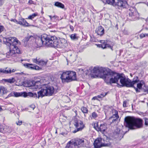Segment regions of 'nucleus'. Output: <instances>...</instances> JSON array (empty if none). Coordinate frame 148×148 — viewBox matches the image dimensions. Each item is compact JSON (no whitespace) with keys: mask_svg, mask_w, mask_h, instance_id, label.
<instances>
[{"mask_svg":"<svg viewBox=\"0 0 148 148\" xmlns=\"http://www.w3.org/2000/svg\"><path fill=\"white\" fill-rule=\"evenodd\" d=\"M120 82L122 86H125L127 87H134V85L138 82L139 81L138 77L137 76L135 77L132 81L128 78H126L123 74H121Z\"/></svg>","mask_w":148,"mask_h":148,"instance_id":"obj_5","label":"nucleus"},{"mask_svg":"<svg viewBox=\"0 0 148 148\" xmlns=\"http://www.w3.org/2000/svg\"><path fill=\"white\" fill-rule=\"evenodd\" d=\"M104 29L101 26H100L97 28L96 30V32L98 35L100 36H102L104 33Z\"/></svg>","mask_w":148,"mask_h":148,"instance_id":"obj_22","label":"nucleus"},{"mask_svg":"<svg viewBox=\"0 0 148 148\" xmlns=\"http://www.w3.org/2000/svg\"><path fill=\"white\" fill-rule=\"evenodd\" d=\"M113 5H117L123 8H126L128 6V4L125 1L119 0H115Z\"/></svg>","mask_w":148,"mask_h":148,"instance_id":"obj_11","label":"nucleus"},{"mask_svg":"<svg viewBox=\"0 0 148 148\" xmlns=\"http://www.w3.org/2000/svg\"><path fill=\"white\" fill-rule=\"evenodd\" d=\"M60 78L62 83H68L76 80V75L75 72L66 71L63 72L61 75Z\"/></svg>","mask_w":148,"mask_h":148,"instance_id":"obj_6","label":"nucleus"},{"mask_svg":"<svg viewBox=\"0 0 148 148\" xmlns=\"http://www.w3.org/2000/svg\"><path fill=\"white\" fill-rule=\"evenodd\" d=\"M28 3L29 4H33V1L32 0H29L28 2Z\"/></svg>","mask_w":148,"mask_h":148,"instance_id":"obj_49","label":"nucleus"},{"mask_svg":"<svg viewBox=\"0 0 148 148\" xmlns=\"http://www.w3.org/2000/svg\"><path fill=\"white\" fill-rule=\"evenodd\" d=\"M23 65L26 68L31 70H39L40 69L38 66L35 64L25 63Z\"/></svg>","mask_w":148,"mask_h":148,"instance_id":"obj_15","label":"nucleus"},{"mask_svg":"<svg viewBox=\"0 0 148 148\" xmlns=\"http://www.w3.org/2000/svg\"><path fill=\"white\" fill-rule=\"evenodd\" d=\"M107 3L110 5H113L115 0H106Z\"/></svg>","mask_w":148,"mask_h":148,"instance_id":"obj_35","label":"nucleus"},{"mask_svg":"<svg viewBox=\"0 0 148 148\" xmlns=\"http://www.w3.org/2000/svg\"><path fill=\"white\" fill-rule=\"evenodd\" d=\"M9 72H8V71H6L4 70V69L1 68L0 69V75L1 73H8Z\"/></svg>","mask_w":148,"mask_h":148,"instance_id":"obj_37","label":"nucleus"},{"mask_svg":"<svg viewBox=\"0 0 148 148\" xmlns=\"http://www.w3.org/2000/svg\"><path fill=\"white\" fill-rule=\"evenodd\" d=\"M32 60L33 62L42 66L46 65L47 62V60H44L38 58L33 59Z\"/></svg>","mask_w":148,"mask_h":148,"instance_id":"obj_12","label":"nucleus"},{"mask_svg":"<svg viewBox=\"0 0 148 148\" xmlns=\"http://www.w3.org/2000/svg\"><path fill=\"white\" fill-rule=\"evenodd\" d=\"M31 82L32 84L31 85V86L36 89L40 85V81H35L33 80Z\"/></svg>","mask_w":148,"mask_h":148,"instance_id":"obj_23","label":"nucleus"},{"mask_svg":"<svg viewBox=\"0 0 148 148\" xmlns=\"http://www.w3.org/2000/svg\"><path fill=\"white\" fill-rule=\"evenodd\" d=\"M124 125L130 129L135 130L143 127V121L139 118L126 117L125 119Z\"/></svg>","mask_w":148,"mask_h":148,"instance_id":"obj_3","label":"nucleus"},{"mask_svg":"<svg viewBox=\"0 0 148 148\" xmlns=\"http://www.w3.org/2000/svg\"><path fill=\"white\" fill-rule=\"evenodd\" d=\"M1 42V40L0 39V42Z\"/></svg>","mask_w":148,"mask_h":148,"instance_id":"obj_62","label":"nucleus"},{"mask_svg":"<svg viewBox=\"0 0 148 148\" xmlns=\"http://www.w3.org/2000/svg\"><path fill=\"white\" fill-rule=\"evenodd\" d=\"M101 138H98L94 141V145L95 148H100L103 147V144L101 143Z\"/></svg>","mask_w":148,"mask_h":148,"instance_id":"obj_18","label":"nucleus"},{"mask_svg":"<svg viewBox=\"0 0 148 148\" xmlns=\"http://www.w3.org/2000/svg\"><path fill=\"white\" fill-rule=\"evenodd\" d=\"M21 96H23V97H25L28 96L30 97H32L35 98H38L37 94L36 93H32L30 92L28 93H27L26 92H21Z\"/></svg>","mask_w":148,"mask_h":148,"instance_id":"obj_17","label":"nucleus"},{"mask_svg":"<svg viewBox=\"0 0 148 148\" xmlns=\"http://www.w3.org/2000/svg\"><path fill=\"white\" fill-rule=\"evenodd\" d=\"M70 29L72 31L73 30L74 27L70 25Z\"/></svg>","mask_w":148,"mask_h":148,"instance_id":"obj_52","label":"nucleus"},{"mask_svg":"<svg viewBox=\"0 0 148 148\" xmlns=\"http://www.w3.org/2000/svg\"><path fill=\"white\" fill-rule=\"evenodd\" d=\"M16 19H11L10 20V21H11L14 22H15V20Z\"/></svg>","mask_w":148,"mask_h":148,"instance_id":"obj_54","label":"nucleus"},{"mask_svg":"<svg viewBox=\"0 0 148 148\" xmlns=\"http://www.w3.org/2000/svg\"><path fill=\"white\" fill-rule=\"evenodd\" d=\"M57 133V130H56V133Z\"/></svg>","mask_w":148,"mask_h":148,"instance_id":"obj_61","label":"nucleus"},{"mask_svg":"<svg viewBox=\"0 0 148 148\" xmlns=\"http://www.w3.org/2000/svg\"><path fill=\"white\" fill-rule=\"evenodd\" d=\"M73 142V140L69 141L67 144L65 148H74V146L72 147V144Z\"/></svg>","mask_w":148,"mask_h":148,"instance_id":"obj_29","label":"nucleus"},{"mask_svg":"<svg viewBox=\"0 0 148 148\" xmlns=\"http://www.w3.org/2000/svg\"><path fill=\"white\" fill-rule=\"evenodd\" d=\"M101 43L103 44L104 43H105V41L103 40H101Z\"/></svg>","mask_w":148,"mask_h":148,"instance_id":"obj_58","label":"nucleus"},{"mask_svg":"<svg viewBox=\"0 0 148 148\" xmlns=\"http://www.w3.org/2000/svg\"><path fill=\"white\" fill-rule=\"evenodd\" d=\"M138 13L136 11L134 12L131 11L129 13V16L132 17L133 20H135L136 17H137Z\"/></svg>","mask_w":148,"mask_h":148,"instance_id":"obj_27","label":"nucleus"},{"mask_svg":"<svg viewBox=\"0 0 148 148\" xmlns=\"http://www.w3.org/2000/svg\"><path fill=\"white\" fill-rule=\"evenodd\" d=\"M102 46V44H98L97 45V46L99 47H101Z\"/></svg>","mask_w":148,"mask_h":148,"instance_id":"obj_57","label":"nucleus"},{"mask_svg":"<svg viewBox=\"0 0 148 148\" xmlns=\"http://www.w3.org/2000/svg\"><path fill=\"white\" fill-rule=\"evenodd\" d=\"M76 35V34H73L71 35L70 37L73 40H77L78 39V37Z\"/></svg>","mask_w":148,"mask_h":148,"instance_id":"obj_32","label":"nucleus"},{"mask_svg":"<svg viewBox=\"0 0 148 148\" xmlns=\"http://www.w3.org/2000/svg\"><path fill=\"white\" fill-rule=\"evenodd\" d=\"M49 16L50 17V19H51V20H52V18L53 17H55V16H51V15H49Z\"/></svg>","mask_w":148,"mask_h":148,"instance_id":"obj_55","label":"nucleus"},{"mask_svg":"<svg viewBox=\"0 0 148 148\" xmlns=\"http://www.w3.org/2000/svg\"><path fill=\"white\" fill-rule=\"evenodd\" d=\"M7 92V90L5 87L3 86H0V96H2Z\"/></svg>","mask_w":148,"mask_h":148,"instance_id":"obj_26","label":"nucleus"},{"mask_svg":"<svg viewBox=\"0 0 148 148\" xmlns=\"http://www.w3.org/2000/svg\"><path fill=\"white\" fill-rule=\"evenodd\" d=\"M2 110V108L0 107V111Z\"/></svg>","mask_w":148,"mask_h":148,"instance_id":"obj_60","label":"nucleus"},{"mask_svg":"<svg viewBox=\"0 0 148 148\" xmlns=\"http://www.w3.org/2000/svg\"><path fill=\"white\" fill-rule=\"evenodd\" d=\"M4 70L6 71H8V72H9V73H4V74L10 73L12 72H13L15 71V70L14 69H13L12 70H11V69L8 68V69L7 68H6L5 69H4Z\"/></svg>","mask_w":148,"mask_h":148,"instance_id":"obj_34","label":"nucleus"},{"mask_svg":"<svg viewBox=\"0 0 148 148\" xmlns=\"http://www.w3.org/2000/svg\"><path fill=\"white\" fill-rule=\"evenodd\" d=\"M4 28L3 26L0 25V33L3 31Z\"/></svg>","mask_w":148,"mask_h":148,"instance_id":"obj_43","label":"nucleus"},{"mask_svg":"<svg viewBox=\"0 0 148 148\" xmlns=\"http://www.w3.org/2000/svg\"><path fill=\"white\" fill-rule=\"evenodd\" d=\"M22 123V122L21 121H19L17 123L16 122V124L18 125H21Z\"/></svg>","mask_w":148,"mask_h":148,"instance_id":"obj_48","label":"nucleus"},{"mask_svg":"<svg viewBox=\"0 0 148 148\" xmlns=\"http://www.w3.org/2000/svg\"><path fill=\"white\" fill-rule=\"evenodd\" d=\"M139 82L137 84V88L135 87L134 86L133 87L135 90L136 92H140V89H141L142 86L145 84V82L143 80H141L140 81H139L138 82Z\"/></svg>","mask_w":148,"mask_h":148,"instance_id":"obj_20","label":"nucleus"},{"mask_svg":"<svg viewBox=\"0 0 148 148\" xmlns=\"http://www.w3.org/2000/svg\"><path fill=\"white\" fill-rule=\"evenodd\" d=\"M101 47L103 49L106 48V44H102V46Z\"/></svg>","mask_w":148,"mask_h":148,"instance_id":"obj_51","label":"nucleus"},{"mask_svg":"<svg viewBox=\"0 0 148 148\" xmlns=\"http://www.w3.org/2000/svg\"><path fill=\"white\" fill-rule=\"evenodd\" d=\"M66 98H68V97H66Z\"/></svg>","mask_w":148,"mask_h":148,"instance_id":"obj_63","label":"nucleus"},{"mask_svg":"<svg viewBox=\"0 0 148 148\" xmlns=\"http://www.w3.org/2000/svg\"><path fill=\"white\" fill-rule=\"evenodd\" d=\"M4 41L5 44L10 47V51L6 53V57L9 58L10 56H15L16 54H20V51L16 45L21 44V42L15 37L6 38Z\"/></svg>","mask_w":148,"mask_h":148,"instance_id":"obj_2","label":"nucleus"},{"mask_svg":"<svg viewBox=\"0 0 148 148\" xmlns=\"http://www.w3.org/2000/svg\"><path fill=\"white\" fill-rule=\"evenodd\" d=\"M78 70L79 71L81 72V74H84L85 72V74L86 75H87L90 72H91V73L98 74V73H94L93 72L92 70H93V69L92 70H91L90 68L89 70L86 69H79Z\"/></svg>","mask_w":148,"mask_h":148,"instance_id":"obj_21","label":"nucleus"},{"mask_svg":"<svg viewBox=\"0 0 148 148\" xmlns=\"http://www.w3.org/2000/svg\"><path fill=\"white\" fill-rule=\"evenodd\" d=\"M38 15L37 13H34L32 14V15H29L28 17V19H32L34 18L35 17Z\"/></svg>","mask_w":148,"mask_h":148,"instance_id":"obj_33","label":"nucleus"},{"mask_svg":"<svg viewBox=\"0 0 148 148\" xmlns=\"http://www.w3.org/2000/svg\"><path fill=\"white\" fill-rule=\"evenodd\" d=\"M54 89L53 87L46 85L42 87L41 89L37 92L38 98L42 97L45 96H51L54 92Z\"/></svg>","mask_w":148,"mask_h":148,"instance_id":"obj_7","label":"nucleus"},{"mask_svg":"<svg viewBox=\"0 0 148 148\" xmlns=\"http://www.w3.org/2000/svg\"><path fill=\"white\" fill-rule=\"evenodd\" d=\"M19 21H18L16 19H15V23H16L17 24H19Z\"/></svg>","mask_w":148,"mask_h":148,"instance_id":"obj_53","label":"nucleus"},{"mask_svg":"<svg viewBox=\"0 0 148 148\" xmlns=\"http://www.w3.org/2000/svg\"><path fill=\"white\" fill-rule=\"evenodd\" d=\"M101 143L103 144V147H109L111 145L109 138L106 137L105 138H101Z\"/></svg>","mask_w":148,"mask_h":148,"instance_id":"obj_19","label":"nucleus"},{"mask_svg":"<svg viewBox=\"0 0 148 148\" xmlns=\"http://www.w3.org/2000/svg\"><path fill=\"white\" fill-rule=\"evenodd\" d=\"M145 34H140V38H142L143 37H145Z\"/></svg>","mask_w":148,"mask_h":148,"instance_id":"obj_46","label":"nucleus"},{"mask_svg":"<svg viewBox=\"0 0 148 148\" xmlns=\"http://www.w3.org/2000/svg\"><path fill=\"white\" fill-rule=\"evenodd\" d=\"M107 92L106 93H101L100 95H98L97 96V97L99 98H102V97H104L107 94Z\"/></svg>","mask_w":148,"mask_h":148,"instance_id":"obj_36","label":"nucleus"},{"mask_svg":"<svg viewBox=\"0 0 148 148\" xmlns=\"http://www.w3.org/2000/svg\"><path fill=\"white\" fill-rule=\"evenodd\" d=\"M95 128L98 131H100L101 132H104L107 129V124L106 123H104L101 124L100 126H99L97 124L96 126H95Z\"/></svg>","mask_w":148,"mask_h":148,"instance_id":"obj_14","label":"nucleus"},{"mask_svg":"<svg viewBox=\"0 0 148 148\" xmlns=\"http://www.w3.org/2000/svg\"><path fill=\"white\" fill-rule=\"evenodd\" d=\"M92 116L93 118L95 119L97 116V115L95 112H93L92 114Z\"/></svg>","mask_w":148,"mask_h":148,"instance_id":"obj_40","label":"nucleus"},{"mask_svg":"<svg viewBox=\"0 0 148 148\" xmlns=\"http://www.w3.org/2000/svg\"><path fill=\"white\" fill-rule=\"evenodd\" d=\"M92 72L94 73H98V75H101V77L104 79L107 83L109 82L112 83H117L120 78L121 74L116 73L113 72H110L109 69H107L102 67H94Z\"/></svg>","mask_w":148,"mask_h":148,"instance_id":"obj_1","label":"nucleus"},{"mask_svg":"<svg viewBox=\"0 0 148 148\" xmlns=\"http://www.w3.org/2000/svg\"><path fill=\"white\" fill-rule=\"evenodd\" d=\"M55 5L62 8H63L64 7V5L63 4L59 2H56L55 3Z\"/></svg>","mask_w":148,"mask_h":148,"instance_id":"obj_28","label":"nucleus"},{"mask_svg":"<svg viewBox=\"0 0 148 148\" xmlns=\"http://www.w3.org/2000/svg\"><path fill=\"white\" fill-rule=\"evenodd\" d=\"M145 34V36H148V34Z\"/></svg>","mask_w":148,"mask_h":148,"instance_id":"obj_59","label":"nucleus"},{"mask_svg":"<svg viewBox=\"0 0 148 148\" xmlns=\"http://www.w3.org/2000/svg\"><path fill=\"white\" fill-rule=\"evenodd\" d=\"M68 58L71 62H74L76 60V56L75 53L72 51H69L67 53Z\"/></svg>","mask_w":148,"mask_h":148,"instance_id":"obj_16","label":"nucleus"},{"mask_svg":"<svg viewBox=\"0 0 148 148\" xmlns=\"http://www.w3.org/2000/svg\"><path fill=\"white\" fill-rule=\"evenodd\" d=\"M34 38L32 35H27L23 40L24 43L27 42L29 41H32L34 40Z\"/></svg>","mask_w":148,"mask_h":148,"instance_id":"obj_25","label":"nucleus"},{"mask_svg":"<svg viewBox=\"0 0 148 148\" xmlns=\"http://www.w3.org/2000/svg\"><path fill=\"white\" fill-rule=\"evenodd\" d=\"M4 131V128L2 127V126H0V132L3 133Z\"/></svg>","mask_w":148,"mask_h":148,"instance_id":"obj_45","label":"nucleus"},{"mask_svg":"<svg viewBox=\"0 0 148 148\" xmlns=\"http://www.w3.org/2000/svg\"><path fill=\"white\" fill-rule=\"evenodd\" d=\"M97 97H93V98H92V99H93V100H95V99H97Z\"/></svg>","mask_w":148,"mask_h":148,"instance_id":"obj_56","label":"nucleus"},{"mask_svg":"<svg viewBox=\"0 0 148 148\" xmlns=\"http://www.w3.org/2000/svg\"><path fill=\"white\" fill-rule=\"evenodd\" d=\"M30 108H31L33 110L35 108V106L34 104H32L30 106Z\"/></svg>","mask_w":148,"mask_h":148,"instance_id":"obj_47","label":"nucleus"},{"mask_svg":"<svg viewBox=\"0 0 148 148\" xmlns=\"http://www.w3.org/2000/svg\"><path fill=\"white\" fill-rule=\"evenodd\" d=\"M36 43L39 47H42L44 44L49 47H52L51 36L43 34L36 39Z\"/></svg>","mask_w":148,"mask_h":148,"instance_id":"obj_4","label":"nucleus"},{"mask_svg":"<svg viewBox=\"0 0 148 148\" xmlns=\"http://www.w3.org/2000/svg\"><path fill=\"white\" fill-rule=\"evenodd\" d=\"M14 95L15 97H18L21 96V93L19 92H14Z\"/></svg>","mask_w":148,"mask_h":148,"instance_id":"obj_39","label":"nucleus"},{"mask_svg":"<svg viewBox=\"0 0 148 148\" xmlns=\"http://www.w3.org/2000/svg\"><path fill=\"white\" fill-rule=\"evenodd\" d=\"M81 110L84 113V114H86L88 112V109L84 107L83 106L81 108Z\"/></svg>","mask_w":148,"mask_h":148,"instance_id":"obj_31","label":"nucleus"},{"mask_svg":"<svg viewBox=\"0 0 148 148\" xmlns=\"http://www.w3.org/2000/svg\"><path fill=\"white\" fill-rule=\"evenodd\" d=\"M14 95V93L11 92L8 96V97L12 96H13Z\"/></svg>","mask_w":148,"mask_h":148,"instance_id":"obj_50","label":"nucleus"},{"mask_svg":"<svg viewBox=\"0 0 148 148\" xmlns=\"http://www.w3.org/2000/svg\"><path fill=\"white\" fill-rule=\"evenodd\" d=\"M144 92L148 93V86H145V88L144 89Z\"/></svg>","mask_w":148,"mask_h":148,"instance_id":"obj_44","label":"nucleus"},{"mask_svg":"<svg viewBox=\"0 0 148 148\" xmlns=\"http://www.w3.org/2000/svg\"><path fill=\"white\" fill-rule=\"evenodd\" d=\"M128 101V100L125 101H123V106L124 107H126L127 106V103Z\"/></svg>","mask_w":148,"mask_h":148,"instance_id":"obj_38","label":"nucleus"},{"mask_svg":"<svg viewBox=\"0 0 148 148\" xmlns=\"http://www.w3.org/2000/svg\"><path fill=\"white\" fill-rule=\"evenodd\" d=\"M123 131L119 129H116V130L114 133V138L119 140H121L123 138Z\"/></svg>","mask_w":148,"mask_h":148,"instance_id":"obj_13","label":"nucleus"},{"mask_svg":"<svg viewBox=\"0 0 148 148\" xmlns=\"http://www.w3.org/2000/svg\"><path fill=\"white\" fill-rule=\"evenodd\" d=\"M19 23V24L24 26L27 27L30 26L26 21L23 18H22L20 20Z\"/></svg>","mask_w":148,"mask_h":148,"instance_id":"obj_24","label":"nucleus"},{"mask_svg":"<svg viewBox=\"0 0 148 148\" xmlns=\"http://www.w3.org/2000/svg\"><path fill=\"white\" fill-rule=\"evenodd\" d=\"M71 22H72V23H73V21H71Z\"/></svg>","mask_w":148,"mask_h":148,"instance_id":"obj_64","label":"nucleus"},{"mask_svg":"<svg viewBox=\"0 0 148 148\" xmlns=\"http://www.w3.org/2000/svg\"><path fill=\"white\" fill-rule=\"evenodd\" d=\"M52 47L58 48H64L67 45V41L64 38H61L59 39L55 36H51Z\"/></svg>","mask_w":148,"mask_h":148,"instance_id":"obj_8","label":"nucleus"},{"mask_svg":"<svg viewBox=\"0 0 148 148\" xmlns=\"http://www.w3.org/2000/svg\"><path fill=\"white\" fill-rule=\"evenodd\" d=\"M74 124L77 128L76 130H75L73 132L74 133H75L78 131L82 130L84 127L83 122L76 119H75L74 120Z\"/></svg>","mask_w":148,"mask_h":148,"instance_id":"obj_9","label":"nucleus"},{"mask_svg":"<svg viewBox=\"0 0 148 148\" xmlns=\"http://www.w3.org/2000/svg\"><path fill=\"white\" fill-rule=\"evenodd\" d=\"M107 47L110 48L112 50H113L112 48V47L110 45L108 44H106V48Z\"/></svg>","mask_w":148,"mask_h":148,"instance_id":"obj_42","label":"nucleus"},{"mask_svg":"<svg viewBox=\"0 0 148 148\" xmlns=\"http://www.w3.org/2000/svg\"><path fill=\"white\" fill-rule=\"evenodd\" d=\"M3 80L5 82H8L10 83H14L15 81V80L14 78L9 79H3Z\"/></svg>","mask_w":148,"mask_h":148,"instance_id":"obj_30","label":"nucleus"},{"mask_svg":"<svg viewBox=\"0 0 148 148\" xmlns=\"http://www.w3.org/2000/svg\"><path fill=\"white\" fill-rule=\"evenodd\" d=\"M144 119L145 121V125L147 126L148 125V119L145 118Z\"/></svg>","mask_w":148,"mask_h":148,"instance_id":"obj_41","label":"nucleus"},{"mask_svg":"<svg viewBox=\"0 0 148 148\" xmlns=\"http://www.w3.org/2000/svg\"><path fill=\"white\" fill-rule=\"evenodd\" d=\"M111 112L113 115L110 117L109 119L110 124L112 123L115 124L117 122L119 117L118 111L115 109H113L111 110Z\"/></svg>","mask_w":148,"mask_h":148,"instance_id":"obj_10","label":"nucleus"}]
</instances>
